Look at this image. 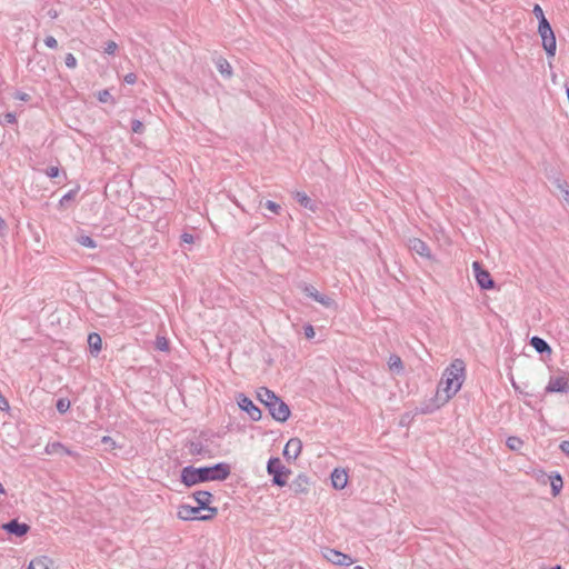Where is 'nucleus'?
I'll return each mask as SVG.
<instances>
[{
  "mask_svg": "<svg viewBox=\"0 0 569 569\" xmlns=\"http://www.w3.org/2000/svg\"><path fill=\"white\" fill-rule=\"evenodd\" d=\"M465 378V362L456 359L445 370L437 389V398L441 405L448 402L461 388Z\"/></svg>",
  "mask_w": 569,
  "mask_h": 569,
  "instance_id": "obj_1",
  "label": "nucleus"
},
{
  "mask_svg": "<svg viewBox=\"0 0 569 569\" xmlns=\"http://www.w3.org/2000/svg\"><path fill=\"white\" fill-rule=\"evenodd\" d=\"M230 475V466L224 462L217 463L212 467H186L182 469L180 480L186 486L191 487L204 481L226 480Z\"/></svg>",
  "mask_w": 569,
  "mask_h": 569,
  "instance_id": "obj_2",
  "label": "nucleus"
},
{
  "mask_svg": "<svg viewBox=\"0 0 569 569\" xmlns=\"http://www.w3.org/2000/svg\"><path fill=\"white\" fill-rule=\"evenodd\" d=\"M258 399L268 408L272 418L279 422H284L290 416L288 405L282 401L273 391L261 387L257 391Z\"/></svg>",
  "mask_w": 569,
  "mask_h": 569,
  "instance_id": "obj_3",
  "label": "nucleus"
},
{
  "mask_svg": "<svg viewBox=\"0 0 569 569\" xmlns=\"http://www.w3.org/2000/svg\"><path fill=\"white\" fill-rule=\"evenodd\" d=\"M267 471L272 476V482L279 487L287 485V478L290 470L286 468L279 458H270L267 465Z\"/></svg>",
  "mask_w": 569,
  "mask_h": 569,
  "instance_id": "obj_4",
  "label": "nucleus"
},
{
  "mask_svg": "<svg viewBox=\"0 0 569 569\" xmlns=\"http://www.w3.org/2000/svg\"><path fill=\"white\" fill-rule=\"evenodd\" d=\"M192 496L199 508H202V510L206 511V513H202L199 519L202 521L213 519L218 513V509L209 506L212 501V495L209 491H197Z\"/></svg>",
  "mask_w": 569,
  "mask_h": 569,
  "instance_id": "obj_5",
  "label": "nucleus"
},
{
  "mask_svg": "<svg viewBox=\"0 0 569 569\" xmlns=\"http://www.w3.org/2000/svg\"><path fill=\"white\" fill-rule=\"evenodd\" d=\"M538 33L541 38L542 47L547 56L549 58H553L557 50V41L550 23H548L546 28L538 27Z\"/></svg>",
  "mask_w": 569,
  "mask_h": 569,
  "instance_id": "obj_6",
  "label": "nucleus"
},
{
  "mask_svg": "<svg viewBox=\"0 0 569 569\" xmlns=\"http://www.w3.org/2000/svg\"><path fill=\"white\" fill-rule=\"evenodd\" d=\"M322 556L326 560L337 566L348 567L353 563V559L349 555L336 549L325 548L322 549Z\"/></svg>",
  "mask_w": 569,
  "mask_h": 569,
  "instance_id": "obj_7",
  "label": "nucleus"
},
{
  "mask_svg": "<svg viewBox=\"0 0 569 569\" xmlns=\"http://www.w3.org/2000/svg\"><path fill=\"white\" fill-rule=\"evenodd\" d=\"M301 290L315 301L319 302L326 308H332L336 306L335 300L327 295L320 293L313 286L302 283L300 284Z\"/></svg>",
  "mask_w": 569,
  "mask_h": 569,
  "instance_id": "obj_8",
  "label": "nucleus"
},
{
  "mask_svg": "<svg viewBox=\"0 0 569 569\" xmlns=\"http://www.w3.org/2000/svg\"><path fill=\"white\" fill-rule=\"evenodd\" d=\"M472 268H473V271H475V278L477 280V283H478V286L481 289H491V288H493L495 282L491 279L490 273L487 270H483L481 268L480 262L475 261L472 263Z\"/></svg>",
  "mask_w": 569,
  "mask_h": 569,
  "instance_id": "obj_9",
  "label": "nucleus"
},
{
  "mask_svg": "<svg viewBox=\"0 0 569 569\" xmlns=\"http://www.w3.org/2000/svg\"><path fill=\"white\" fill-rule=\"evenodd\" d=\"M238 405L240 409L246 411L253 421H259L261 419V410L244 395L239 396Z\"/></svg>",
  "mask_w": 569,
  "mask_h": 569,
  "instance_id": "obj_10",
  "label": "nucleus"
},
{
  "mask_svg": "<svg viewBox=\"0 0 569 569\" xmlns=\"http://www.w3.org/2000/svg\"><path fill=\"white\" fill-rule=\"evenodd\" d=\"M569 390V379L567 375L551 377L547 387V392H567Z\"/></svg>",
  "mask_w": 569,
  "mask_h": 569,
  "instance_id": "obj_11",
  "label": "nucleus"
},
{
  "mask_svg": "<svg viewBox=\"0 0 569 569\" xmlns=\"http://www.w3.org/2000/svg\"><path fill=\"white\" fill-rule=\"evenodd\" d=\"M407 246H408L410 251H412V252H415V253H417V254H419V256H421L423 258H427V259H431L432 258L430 248L421 239L409 238L408 241H407Z\"/></svg>",
  "mask_w": 569,
  "mask_h": 569,
  "instance_id": "obj_12",
  "label": "nucleus"
},
{
  "mask_svg": "<svg viewBox=\"0 0 569 569\" xmlns=\"http://www.w3.org/2000/svg\"><path fill=\"white\" fill-rule=\"evenodd\" d=\"M301 449H302L301 440L298 438H291L284 446L283 456L288 460H296L299 457Z\"/></svg>",
  "mask_w": 569,
  "mask_h": 569,
  "instance_id": "obj_13",
  "label": "nucleus"
},
{
  "mask_svg": "<svg viewBox=\"0 0 569 569\" xmlns=\"http://www.w3.org/2000/svg\"><path fill=\"white\" fill-rule=\"evenodd\" d=\"M2 528H3L7 532H9V533H11V535H14V536H17V537H22V536H24V535L29 531V529H30V527H29L27 523H21V522H19V521H18V520H16V519H13V520H11V521H9V522L4 523V525L2 526Z\"/></svg>",
  "mask_w": 569,
  "mask_h": 569,
  "instance_id": "obj_14",
  "label": "nucleus"
},
{
  "mask_svg": "<svg viewBox=\"0 0 569 569\" xmlns=\"http://www.w3.org/2000/svg\"><path fill=\"white\" fill-rule=\"evenodd\" d=\"M309 478L305 475H299L290 485L291 490L297 493H307L309 491Z\"/></svg>",
  "mask_w": 569,
  "mask_h": 569,
  "instance_id": "obj_15",
  "label": "nucleus"
},
{
  "mask_svg": "<svg viewBox=\"0 0 569 569\" xmlns=\"http://www.w3.org/2000/svg\"><path fill=\"white\" fill-rule=\"evenodd\" d=\"M201 510H202V508H199V506L191 507V506H188V505H180V519H183V520H200L199 517L201 516L200 515Z\"/></svg>",
  "mask_w": 569,
  "mask_h": 569,
  "instance_id": "obj_16",
  "label": "nucleus"
},
{
  "mask_svg": "<svg viewBox=\"0 0 569 569\" xmlns=\"http://www.w3.org/2000/svg\"><path fill=\"white\" fill-rule=\"evenodd\" d=\"M332 486L336 489H343L348 483V475L343 469H335L331 473Z\"/></svg>",
  "mask_w": 569,
  "mask_h": 569,
  "instance_id": "obj_17",
  "label": "nucleus"
},
{
  "mask_svg": "<svg viewBox=\"0 0 569 569\" xmlns=\"http://www.w3.org/2000/svg\"><path fill=\"white\" fill-rule=\"evenodd\" d=\"M214 64L224 79H230L233 76L232 67L227 59L219 57L214 60Z\"/></svg>",
  "mask_w": 569,
  "mask_h": 569,
  "instance_id": "obj_18",
  "label": "nucleus"
},
{
  "mask_svg": "<svg viewBox=\"0 0 569 569\" xmlns=\"http://www.w3.org/2000/svg\"><path fill=\"white\" fill-rule=\"evenodd\" d=\"M52 566V559L46 556H41L32 559L28 566V569H51Z\"/></svg>",
  "mask_w": 569,
  "mask_h": 569,
  "instance_id": "obj_19",
  "label": "nucleus"
},
{
  "mask_svg": "<svg viewBox=\"0 0 569 569\" xmlns=\"http://www.w3.org/2000/svg\"><path fill=\"white\" fill-rule=\"evenodd\" d=\"M88 345L92 355H98L101 351L102 340L101 337L92 332L88 336Z\"/></svg>",
  "mask_w": 569,
  "mask_h": 569,
  "instance_id": "obj_20",
  "label": "nucleus"
},
{
  "mask_svg": "<svg viewBox=\"0 0 569 569\" xmlns=\"http://www.w3.org/2000/svg\"><path fill=\"white\" fill-rule=\"evenodd\" d=\"M184 447L188 449V452L192 456L201 455L203 452V443L198 438L188 440Z\"/></svg>",
  "mask_w": 569,
  "mask_h": 569,
  "instance_id": "obj_21",
  "label": "nucleus"
},
{
  "mask_svg": "<svg viewBox=\"0 0 569 569\" xmlns=\"http://www.w3.org/2000/svg\"><path fill=\"white\" fill-rule=\"evenodd\" d=\"M296 200L299 202L300 206L309 209L312 212H315L318 208L317 203L313 202L305 192H297Z\"/></svg>",
  "mask_w": 569,
  "mask_h": 569,
  "instance_id": "obj_22",
  "label": "nucleus"
},
{
  "mask_svg": "<svg viewBox=\"0 0 569 569\" xmlns=\"http://www.w3.org/2000/svg\"><path fill=\"white\" fill-rule=\"evenodd\" d=\"M530 345L539 353L551 352L550 346L540 337H532L530 340Z\"/></svg>",
  "mask_w": 569,
  "mask_h": 569,
  "instance_id": "obj_23",
  "label": "nucleus"
},
{
  "mask_svg": "<svg viewBox=\"0 0 569 569\" xmlns=\"http://www.w3.org/2000/svg\"><path fill=\"white\" fill-rule=\"evenodd\" d=\"M549 479H550L552 495L556 497L557 495H559V492L563 486L562 478L559 473H553V475L549 476Z\"/></svg>",
  "mask_w": 569,
  "mask_h": 569,
  "instance_id": "obj_24",
  "label": "nucleus"
},
{
  "mask_svg": "<svg viewBox=\"0 0 569 569\" xmlns=\"http://www.w3.org/2000/svg\"><path fill=\"white\" fill-rule=\"evenodd\" d=\"M46 451L49 455H71L70 450H68L63 445L59 442H53L47 446Z\"/></svg>",
  "mask_w": 569,
  "mask_h": 569,
  "instance_id": "obj_25",
  "label": "nucleus"
},
{
  "mask_svg": "<svg viewBox=\"0 0 569 569\" xmlns=\"http://www.w3.org/2000/svg\"><path fill=\"white\" fill-rule=\"evenodd\" d=\"M532 12L539 21L538 27L546 28L549 21L546 19L542 8L539 4H535Z\"/></svg>",
  "mask_w": 569,
  "mask_h": 569,
  "instance_id": "obj_26",
  "label": "nucleus"
},
{
  "mask_svg": "<svg viewBox=\"0 0 569 569\" xmlns=\"http://www.w3.org/2000/svg\"><path fill=\"white\" fill-rule=\"evenodd\" d=\"M506 445L510 450L518 451L522 448L523 441L518 437H509Z\"/></svg>",
  "mask_w": 569,
  "mask_h": 569,
  "instance_id": "obj_27",
  "label": "nucleus"
},
{
  "mask_svg": "<svg viewBox=\"0 0 569 569\" xmlns=\"http://www.w3.org/2000/svg\"><path fill=\"white\" fill-rule=\"evenodd\" d=\"M388 366L391 370L401 371L403 369L402 361L400 357L392 355L389 358Z\"/></svg>",
  "mask_w": 569,
  "mask_h": 569,
  "instance_id": "obj_28",
  "label": "nucleus"
},
{
  "mask_svg": "<svg viewBox=\"0 0 569 569\" xmlns=\"http://www.w3.org/2000/svg\"><path fill=\"white\" fill-rule=\"evenodd\" d=\"M77 241L79 244L83 246V247H87V248H96L97 247V243L96 241L89 237V236H86V234H81L77 238Z\"/></svg>",
  "mask_w": 569,
  "mask_h": 569,
  "instance_id": "obj_29",
  "label": "nucleus"
},
{
  "mask_svg": "<svg viewBox=\"0 0 569 569\" xmlns=\"http://www.w3.org/2000/svg\"><path fill=\"white\" fill-rule=\"evenodd\" d=\"M57 410L60 412V413H64L69 410L70 408V401L66 398H60L58 401H57Z\"/></svg>",
  "mask_w": 569,
  "mask_h": 569,
  "instance_id": "obj_30",
  "label": "nucleus"
},
{
  "mask_svg": "<svg viewBox=\"0 0 569 569\" xmlns=\"http://www.w3.org/2000/svg\"><path fill=\"white\" fill-rule=\"evenodd\" d=\"M156 346L161 351H167L169 349V341L164 337H157Z\"/></svg>",
  "mask_w": 569,
  "mask_h": 569,
  "instance_id": "obj_31",
  "label": "nucleus"
},
{
  "mask_svg": "<svg viewBox=\"0 0 569 569\" xmlns=\"http://www.w3.org/2000/svg\"><path fill=\"white\" fill-rule=\"evenodd\" d=\"M117 49H118V44L114 41L110 40V41L106 42V46H104L106 53L113 54Z\"/></svg>",
  "mask_w": 569,
  "mask_h": 569,
  "instance_id": "obj_32",
  "label": "nucleus"
},
{
  "mask_svg": "<svg viewBox=\"0 0 569 569\" xmlns=\"http://www.w3.org/2000/svg\"><path fill=\"white\" fill-rule=\"evenodd\" d=\"M64 63L68 68L73 69L77 67V59L72 53H68L64 58Z\"/></svg>",
  "mask_w": 569,
  "mask_h": 569,
  "instance_id": "obj_33",
  "label": "nucleus"
},
{
  "mask_svg": "<svg viewBox=\"0 0 569 569\" xmlns=\"http://www.w3.org/2000/svg\"><path fill=\"white\" fill-rule=\"evenodd\" d=\"M16 114L12 112L4 113L2 117V124H12L16 122Z\"/></svg>",
  "mask_w": 569,
  "mask_h": 569,
  "instance_id": "obj_34",
  "label": "nucleus"
},
{
  "mask_svg": "<svg viewBox=\"0 0 569 569\" xmlns=\"http://www.w3.org/2000/svg\"><path fill=\"white\" fill-rule=\"evenodd\" d=\"M264 206L267 209H269L270 211H272L276 214H278L281 209V207L278 203H276L271 200L266 201Z\"/></svg>",
  "mask_w": 569,
  "mask_h": 569,
  "instance_id": "obj_35",
  "label": "nucleus"
},
{
  "mask_svg": "<svg viewBox=\"0 0 569 569\" xmlns=\"http://www.w3.org/2000/svg\"><path fill=\"white\" fill-rule=\"evenodd\" d=\"M143 128H144V126H143V123H142L141 121H139V120H132L131 129H132V131H133V132H136V133H142Z\"/></svg>",
  "mask_w": 569,
  "mask_h": 569,
  "instance_id": "obj_36",
  "label": "nucleus"
},
{
  "mask_svg": "<svg viewBox=\"0 0 569 569\" xmlns=\"http://www.w3.org/2000/svg\"><path fill=\"white\" fill-rule=\"evenodd\" d=\"M111 99V94L108 90H101L98 92V100L100 102H108Z\"/></svg>",
  "mask_w": 569,
  "mask_h": 569,
  "instance_id": "obj_37",
  "label": "nucleus"
},
{
  "mask_svg": "<svg viewBox=\"0 0 569 569\" xmlns=\"http://www.w3.org/2000/svg\"><path fill=\"white\" fill-rule=\"evenodd\" d=\"M44 43H46V46H47L48 48H50V49H56V48L58 47V41H57V40H56V38H54V37H52V36H48V37H46V39H44Z\"/></svg>",
  "mask_w": 569,
  "mask_h": 569,
  "instance_id": "obj_38",
  "label": "nucleus"
},
{
  "mask_svg": "<svg viewBox=\"0 0 569 569\" xmlns=\"http://www.w3.org/2000/svg\"><path fill=\"white\" fill-rule=\"evenodd\" d=\"M76 193H77V190H71V191H69L68 193H66V194L61 198V200H60V204H61V206H63L67 201L72 200V199L74 198Z\"/></svg>",
  "mask_w": 569,
  "mask_h": 569,
  "instance_id": "obj_39",
  "label": "nucleus"
},
{
  "mask_svg": "<svg viewBox=\"0 0 569 569\" xmlns=\"http://www.w3.org/2000/svg\"><path fill=\"white\" fill-rule=\"evenodd\" d=\"M180 238L184 243H194L196 242V237L191 233L184 232L183 234L180 236Z\"/></svg>",
  "mask_w": 569,
  "mask_h": 569,
  "instance_id": "obj_40",
  "label": "nucleus"
},
{
  "mask_svg": "<svg viewBox=\"0 0 569 569\" xmlns=\"http://www.w3.org/2000/svg\"><path fill=\"white\" fill-rule=\"evenodd\" d=\"M559 188L561 189V193H562V200L569 206V189L567 188V186H559Z\"/></svg>",
  "mask_w": 569,
  "mask_h": 569,
  "instance_id": "obj_41",
  "label": "nucleus"
},
{
  "mask_svg": "<svg viewBox=\"0 0 569 569\" xmlns=\"http://www.w3.org/2000/svg\"><path fill=\"white\" fill-rule=\"evenodd\" d=\"M305 336L307 339H312L315 337V329L311 325H307L305 328Z\"/></svg>",
  "mask_w": 569,
  "mask_h": 569,
  "instance_id": "obj_42",
  "label": "nucleus"
},
{
  "mask_svg": "<svg viewBox=\"0 0 569 569\" xmlns=\"http://www.w3.org/2000/svg\"><path fill=\"white\" fill-rule=\"evenodd\" d=\"M10 409L8 400L0 393V410L8 411Z\"/></svg>",
  "mask_w": 569,
  "mask_h": 569,
  "instance_id": "obj_43",
  "label": "nucleus"
},
{
  "mask_svg": "<svg viewBox=\"0 0 569 569\" xmlns=\"http://www.w3.org/2000/svg\"><path fill=\"white\" fill-rule=\"evenodd\" d=\"M47 174L50 178H57L59 176V168L58 167H49L47 169Z\"/></svg>",
  "mask_w": 569,
  "mask_h": 569,
  "instance_id": "obj_44",
  "label": "nucleus"
},
{
  "mask_svg": "<svg viewBox=\"0 0 569 569\" xmlns=\"http://www.w3.org/2000/svg\"><path fill=\"white\" fill-rule=\"evenodd\" d=\"M137 81V76L134 73H128L124 76V82L128 84H133Z\"/></svg>",
  "mask_w": 569,
  "mask_h": 569,
  "instance_id": "obj_45",
  "label": "nucleus"
},
{
  "mask_svg": "<svg viewBox=\"0 0 569 569\" xmlns=\"http://www.w3.org/2000/svg\"><path fill=\"white\" fill-rule=\"evenodd\" d=\"M101 441L102 443L109 446L110 449H114L116 443L112 438L104 436Z\"/></svg>",
  "mask_w": 569,
  "mask_h": 569,
  "instance_id": "obj_46",
  "label": "nucleus"
},
{
  "mask_svg": "<svg viewBox=\"0 0 569 569\" xmlns=\"http://www.w3.org/2000/svg\"><path fill=\"white\" fill-rule=\"evenodd\" d=\"M559 448H560V450H561L565 455L569 456V441H567V440L562 441V442L560 443Z\"/></svg>",
  "mask_w": 569,
  "mask_h": 569,
  "instance_id": "obj_47",
  "label": "nucleus"
},
{
  "mask_svg": "<svg viewBox=\"0 0 569 569\" xmlns=\"http://www.w3.org/2000/svg\"><path fill=\"white\" fill-rule=\"evenodd\" d=\"M30 98V96L28 93H24V92H17L14 94V99H18V100H21V101H28Z\"/></svg>",
  "mask_w": 569,
  "mask_h": 569,
  "instance_id": "obj_48",
  "label": "nucleus"
},
{
  "mask_svg": "<svg viewBox=\"0 0 569 569\" xmlns=\"http://www.w3.org/2000/svg\"><path fill=\"white\" fill-rule=\"evenodd\" d=\"M6 228V222L2 218H0V233L4 230Z\"/></svg>",
  "mask_w": 569,
  "mask_h": 569,
  "instance_id": "obj_49",
  "label": "nucleus"
},
{
  "mask_svg": "<svg viewBox=\"0 0 569 569\" xmlns=\"http://www.w3.org/2000/svg\"><path fill=\"white\" fill-rule=\"evenodd\" d=\"M4 492H6V490H4L3 486H2V483H0V493H4Z\"/></svg>",
  "mask_w": 569,
  "mask_h": 569,
  "instance_id": "obj_50",
  "label": "nucleus"
},
{
  "mask_svg": "<svg viewBox=\"0 0 569 569\" xmlns=\"http://www.w3.org/2000/svg\"><path fill=\"white\" fill-rule=\"evenodd\" d=\"M551 569H561L560 566L552 567Z\"/></svg>",
  "mask_w": 569,
  "mask_h": 569,
  "instance_id": "obj_51",
  "label": "nucleus"
},
{
  "mask_svg": "<svg viewBox=\"0 0 569 569\" xmlns=\"http://www.w3.org/2000/svg\"><path fill=\"white\" fill-rule=\"evenodd\" d=\"M356 569H363V568H362V567H360V566H357V567H356Z\"/></svg>",
  "mask_w": 569,
  "mask_h": 569,
  "instance_id": "obj_52",
  "label": "nucleus"
}]
</instances>
